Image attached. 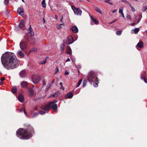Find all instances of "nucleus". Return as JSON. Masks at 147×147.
I'll return each instance as SVG.
<instances>
[{"label": "nucleus", "mask_w": 147, "mask_h": 147, "mask_svg": "<svg viewBox=\"0 0 147 147\" xmlns=\"http://www.w3.org/2000/svg\"><path fill=\"white\" fill-rule=\"evenodd\" d=\"M0 84L1 85H3V81H1L0 82Z\"/></svg>", "instance_id": "53"}, {"label": "nucleus", "mask_w": 147, "mask_h": 147, "mask_svg": "<svg viewBox=\"0 0 147 147\" xmlns=\"http://www.w3.org/2000/svg\"><path fill=\"white\" fill-rule=\"evenodd\" d=\"M64 23L63 24H60L59 25L57 26V29H59L62 26H64Z\"/></svg>", "instance_id": "38"}, {"label": "nucleus", "mask_w": 147, "mask_h": 147, "mask_svg": "<svg viewBox=\"0 0 147 147\" xmlns=\"http://www.w3.org/2000/svg\"><path fill=\"white\" fill-rule=\"evenodd\" d=\"M12 92L13 93H15L17 92L16 88L15 87H13L12 89Z\"/></svg>", "instance_id": "24"}, {"label": "nucleus", "mask_w": 147, "mask_h": 147, "mask_svg": "<svg viewBox=\"0 0 147 147\" xmlns=\"http://www.w3.org/2000/svg\"><path fill=\"white\" fill-rule=\"evenodd\" d=\"M17 11L18 13L22 17L24 16V11L23 8L22 7H18L17 9Z\"/></svg>", "instance_id": "8"}, {"label": "nucleus", "mask_w": 147, "mask_h": 147, "mask_svg": "<svg viewBox=\"0 0 147 147\" xmlns=\"http://www.w3.org/2000/svg\"><path fill=\"white\" fill-rule=\"evenodd\" d=\"M28 31V33L30 34V35L31 36H34V33L32 31V29L31 27V26H30V27L29 28Z\"/></svg>", "instance_id": "21"}, {"label": "nucleus", "mask_w": 147, "mask_h": 147, "mask_svg": "<svg viewBox=\"0 0 147 147\" xmlns=\"http://www.w3.org/2000/svg\"><path fill=\"white\" fill-rule=\"evenodd\" d=\"M42 2H45V0H43Z\"/></svg>", "instance_id": "59"}, {"label": "nucleus", "mask_w": 147, "mask_h": 147, "mask_svg": "<svg viewBox=\"0 0 147 147\" xmlns=\"http://www.w3.org/2000/svg\"><path fill=\"white\" fill-rule=\"evenodd\" d=\"M116 10H114V11H113L112 12L113 13L115 12V11H116Z\"/></svg>", "instance_id": "57"}, {"label": "nucleus", "mask_w": 147, "mask_h": 147, "mask_svg": "<svg viewBox=\"0 0 147 147\" xmlns=\"http://www.w3.org/2000/svg\"><path fill=\"white\" fill-rule=\"evenodd\" d=\"M55 19L56 20H57V19L58 17V16L57 15H55Z\"/></svg>", "instance_id": "50"}, {"label": "nucleus", "mask_w": 147, "mask_h": 147, "mask_svg": "<svg viewBox=\"0 0 147 147\" xmlns=\"http://www.w3.org/2000/svg\"><path fill=\"white\" fill-rule=\"evenodd\" d=\"M4 3L5 4H7L9 3V0H5Z\"/></svg>", "instance_id": "42"}, {"label": "nucleus", "mask_w": 147, "mask_h": 147, "mask_svg": "<svg viewBox=\"0 0 147 147\" xmlns=\"http://www.w3.org/2000/svg\"><path fill=\"white\" fill-rule=\"evenodd\" d=\"M66 53L69 54H70L71 53V50L69 46L67 47L66 50Z\"/></svg>", "instance_id": "22"}, {"label": "nucleus", "mask_w": 147, "mask_h": 147, "mask_svg": "<svg viewBox=\"0 0 147 147\" xmlns=\"http://www.w3.org/2000/svg\"><path fill=\"white\" fill-rule=\"evenodd\" d=\"M21 86L24 88H28L27 86L28 85V83L27 82L23 81L21 83Z\"/></svg>", "instance_id": "11"}, {"label": "nucleus", "mask_w": 147, "mask_h": 147, "mask_svg": "<svg viewBox=\"0 0 147 147\" xmlns=\"http://www.w3.org/2000/svg\"><path fill=\"white\" fill-rule=\"evenodd\" d=\"M22 0V1L23 2H24V0Z\"/></svg>", "instance_id": "64"}, {"label": "nucleus", "mask_w": 147, "mask_h": 147, "mask_svg": "<svg viewBox=\"0 0 147 147\" xmlns=\"http://www.w3.org/2000/svg\"><path fill=\"white\" fill-rule=\"evenodd\" d=\"M135 23H133L131 24V26H134L135 25Z\"/></svg>", "instance_id": "54"}, {"label": "nucleus", "mask_w": 147, "mask_h": 147, "mask_svg": "<svg viewBox=\"0 0 147 147\" xmlns=\"http://www.w3.org/2000/svg\"><path fill=\"white\" fill-rule=\"evenodd\" d=\"M18 55L21 58H22L24 56V53L21 50H19L18 52Z\"/></svg>", "instance_id": "17"}, {"label": "nucleus", "mask_w": 147, "mask_h": 147, "mask_svg": "<svg viewBox=\"0 0 147 147\" xmlns=\"http://www.w3.org/2000/svg\"><path fill=\"white\" fill-rule=\"evenodd\" d=\"M28 90V95L30 97H32L34 95V92L33 90L31 88L30 89L29 88H27Z\"/></svg>", "instance_id": "10"}, {"label": "nucleus", "mask_w": 147, "mask_h": 147, "mask_svg": "<svg viewBox=\"0 0 147 147\" xmlns=\"http://www.w3.org/2000/svg\"><path fill=\"white\" fill-rule=\"evenodd\" d=\"M24 114H25V115H26V112L25 111V110H24Z\"/></svg>", "instance_id": "56"}, {"label": "nucleus", "mask_w": 147, "mask_h": 147, "mask_svg": "<svg viewBox=\"0 0 147 147\" xmlns=\"http://www.w3.org/2000/svg\"><path fill=\"white\" fill-rule=\"evenodd\" d=\"M147 10V6H144L142 9V10L143 12H145Z\"/></svg>", "instance_id": "32"}, {"label": "nucleus", "mask_w": 147, "mask_h": 147, "mask_svg": "<svg viewBox=\"0 0 147 147\" xmlns=\"http://www.w3.org/2000/svg\"><path fill=\"white\" fill-rule=\"evenodd\" d=\"M77 37H76V40L77 39Z\"/></svg>", "instance_id": "63"}, {"label": "nucleus", "mask_w": 147, "mask_h": 147, "mask_svg": "<svg viewBox=\"0 0 147 147\" xmlns=\"http://www.w3.org/2000/svg\"><path fill=\"white\" fill-rule=\"evenodd\" d=\"M111 0H105V2L107 3H109L111 5H112L113 3L112 2H111Z\"/></svg>", "instance_id": "26"}, {"label": "nucleus", "mask_w": 147, "mask_h": 147, "mask_svg": "<svg viewBox=\"0 0 147 147\" xmlns=\"http://www.w3.org/2000/svg\"><path fill=\"white\" fill-rule=\"evenodd\" d=\"M91 21L94 22L95 24H98V22L96 19H94L92 16H90Z\"/></svg>", "instance_id": "23"}, {"label": "nucleus", "mask_w": 147, "mask_h": 147, "mask_svg": "<svg viewBox=\"0 0 147 147\" xmlns=\"http://www.w3.org/2000/svg\"><path fill=\"white\" fill-rule=\"evenodd\" d=\"M41 4L43 7L44 8H45L46 7V5L45 2H42Z\"/></svg>", "instance_id": "35"}, {"label": "nucleus", "mask_w": 147, "mask_h": 147, "mask_svg": "<svg viewBox=\"0 0 147 147\" xmlns=\"http://www.w3.org/2000/svg\"><path fill=\"white\" fill-rule=\"evenodd\" d=\"M33 83L34 84H38L41 80L40 76L37 75L35 76L32 78Z\"/></svg>", "instance_id": "6"}, {"label": "nucleus", "mask_w": 147, "mask_h": 147, "mask_svg": "<svg viewBox=\"0 0 147 147\" xmlns=\"http://www.w3.org/2000/svg\"><path fill=\"white\" fill-rule=\"evenodd\" d=\"M87 79L90 82H96L94 84L93 86L95 87H98V78L96 77V74L94 71H91L89 72L87 77Z\"/></svg>", "instance_id": "4"}, {"label": "nucleus", "mask_w": 147, "mask_h": 147, "mask_svg": "<svg viewBox=\"0 0 147 147\" xmlns=\"http://www.w3.org/2000/svg\"><path fill=\"white\" fill-rule=\"evenodd\" d=\"M69 74V72L67 71H66L65 72V74L66 75H68Z\"/></svg>", "instance_id": "46"}, {"label": "nucleus", "mask_w": 147, "mask_h": 147, "mask_svg": "<svg viewBox=\"0 0 147 147\" xmlns=\"http://www.w3.org/2000/svg\"><path fill=\"white\" fill-rule=\"evenodd\" d=\"M116 20H114L112 22H110V23H109V24H112V23H113L115 22L116 21Z\"/></svg>", "instance_id": "51"}, {"label": "nucleus", "mask_w": 147, "mask_h": 147, "mask_svg": "<svg viewBox=\"0 0 147 147\" xmlns=\"http://www.w3.org/2000/svg\"><path fill=\"white\" fill-rule=\"evenodd\" d=\"M122 32L120 31H117L116 32V34L117 35H120L121 34Z\"/></svg>", "instance_id": "39"}, {"label": "nucleus", "mask_w": 147, "mask_h": 147, "mask_svg": "<svg viewBox=\"0 0 147 147\" xmlns=\"http://www.w3.org/2000/svg\"><path fill=\"white\" fill-rule=\"evenodd\" d=\"M72 32L74 33H77L78 32V29L77 27L75 26H73L72 28Z\"/></svg>", "instance_id": "15"}, {"label": "nucleus", "mask_w": 147, "mask_h": 147, "mask_svg": "<svg viewBox=\"0 0 147 147\" xmlns=\"http://www.w3.org/2000/svg\"><path fill=\"white\" fill-rule=\"evenodd\" d=\"M123 1V2H125V3H127V4H128L130 6H131V4L129 3V2L127 1L126 0H122L121 1Z\"/></svg>", "instance_id": "40"}, {"label": "nucleus", "mask_w": 147, "mask_h": 147, "mask_svg": "<svg viewBox=\"0 0 147 147\" xmlns=\"http://www.w3.org/2000/svg\"><path fill=\"white\" fill-rule=\"evenodd\" d=\"M46 60H47V59H46L45 60H44L42 61H40L39 63V64L41 65L45 64L47 62Z\"/></svg>", "instance_id": "27"}, {"label": "nucleus", "mask_w": 147, "mask_h": 147, "mask_svg": "<svg viewBox=\"0 0 147 147\" xmlns=\"http://www.w3.org/2000/svg\"><path fill=\"white\" fill-rule=\"evenodd\" d=\"M53 84V83H51V84H49V86L48 87H47V88H46V90H47L51 86V85L52 84Z\"/></svg>", "instance_id": "45"}, {"label": "nucleus", "mask_w": 147, "mask_h": 147, "mask_svg": "<svg viewBox=\"0 0 147 147\" xmlns=\"http://www.w3.org/2000/svg\"><path fill=\"white\" fill-rule=\"evenodd\" d=\"M73 42V38L71 36H69L67 38V43L68 44H71Z\"/></svg>", "instance_id": "9"}, {"label": "nucleus", "mask_w": 147, "mask_h": 147, "mask_svg": "<svg viewBox=\"0 0 147 147\" xmlns=\"http://www.w3.org/2000/svg\"><path fill=\"white\" fill-rule=\"evenodd\" d=\"M141 18L140 16H136V19L135 20V22L136 23H138L141 20Z\"/></svg>", "instance_id": "19"}, {"label": "nucleus", "mask_w": 147, "mask_h": 147, "mask_svg": "<svg viewBox=\"0 0 147 147\" xmlns=\"http://www.w3.org/2000/svg\"><path fill=\"white\" fill-rule=\"evenodd\" d=\"M131 8V10L133 11H135V8L133 7L132 5H131V6H130Z\"/></svg>", "instance_id": "44"}, {"label": "nucleus", "mask_w": 147, "mask_h": 147, "mask_svg": "<svg viewBox=\"0 0 147 147\" xmlns=\"http://www.w3.org/2000/svg\"><path fill=\"white\" fill-rule=\"evenodd\" d=\"M123 8L122 7H121L119 9V12L121 14L123 13Z\"/></svg>", "instance_id": "31"}, {"label": "nucleus", "mask_w": 147, "mask_h": 147, "mask_svg": "<svg viewBox=\"0 0 147 147\" xmlns=\"http://www.w3.org/2000/svg\"><path fill=\"white\" fill-rule=\"evenodd\" d=\"M72 8L75 14L78 16H80L81 15L82 11L80 9L76 8L74 7H72Z\"/></svg>", "instance_id": "7"}, {"label": "nucleus", "mask_w": 147, "mask_h": 147, "mask_svg": "<svg viewBox=\"0 0 147 147\" xmlns=\"http://www.w3.org/2000/svg\"><path fill=\"white\" fill-rule=\"evenodd\" d=\"M37 51V49L36 48H33L30 51V52L34 51V52H36Z\"/></svg>", "instance_id": "37"}, {"label": "nucleus", "mask_w": 147, "mask_h": 147, "mask_svg": "<svg viewBox=\"0 0 147 147\" xmlns=\"http://www.w3.org/2000/svg\"><path fill=\"white\" fill-rule=\"evenodd\" d=\"M18 99L21 102H23L24 100V96L22 94H20L19 95Z\"/></svg>", "instance_id": "12"}, {"label": "nucleus", "mask_w": 147, "mask_h": 147, "mask_svg": "<svg viewBox=\"0 0 147 147\" xmlns=\"http://www.w3.org/2000/svg\"><path fill=\"white\" fill-rule=\"evenodd\" d=\"M20 76L21 78H24L26 76V73L24 70H22L20 73Z\"/></svg>", "instance_id": "13"}, {"label": "nucleus", "mask_w": 147, "mask_h": 147, "mask_svg": "<svg viewBox=\"0 0 147 147\" xmlns=\"http://www.w3.org/2000/svg\"><path fill=\"white\" fill-rule=\"evenodd\" d=\"M58 96V93H56L54 94H52L49 97H51L52 96H53L54 97H57Z\"/></svg>", "instance_id": "33"}, {"label": "nucleus", "mask_w": 147, "mask_h": 147, "mask_svg": "<svg viewBox=\"0 0 147 147\" xmlns=\"http://www.w3.org/2000/svg\"><path fill=\"white\" fill-rule=\"evenodd\" d=\"M59 69L58 66H56L55 69V74H57L59 71Z\"/></svg>", "instance_id": "36"}, {"label": "nucleus", "mask_w": 147, "mask_h": 147, "mask_svg": "<svg viewBox=\"0 0 147 147\" xmlns=\"http://www.w3.org/2000/svg\"><path fill=\"white\" fill-rule=\"evenodd\" d=\"M57 102V101L55 102L51 101L49 102L48 104L42 105L41 107V109L45 111H40L39 112V113L41 115L44 114L46 113V111L49 109L50 107L51 108L54 110H56L57 108V105L55 104V102Z\"/></svg>", "instance_id": "3"}, {"label": "nucleus", "mask_w": 147, "mask_h": 147, "mask_svg": "<svg viewBox=\"0 0 147 147\" xmlns=\"http://www.w3.org/2000/svg\"><path fill=\"white\" fill-rule=\"evenodd\" d=\"M5 78L4 77H3L1 78V81H3L4 80H5Z\"/></svg>", "instance_id": "47"}, {"label": "nucleus", "mask_w": 147, "mask_h": 147, "mask_svg": "<svg viewBox=\"0 0 147 147\" xmlns=\"http://www.w3.org/2000/svg\"><path fill=\"white\" fill-rule=\"evenodd\" d=\"M82 79H81L79 80V82H78L77 86L76 87V88L78 87L81 84V83L82 82Z\"/></svg>", "instance_id": "30"}, {"label": "nucleus", "mask_w": 147, "mask_h": 147, "mask_svg": "<svg viewBox=\"0 0 147 147\" xmlns=\"http://www.w3.org/2000/svg\"><path fill=\"white\" fill-rule=\"evenodd\" d=\"M78 93L80 91V89H78Z\"/></svg>", "instance_id": "61"}, {"label": "nucleus", "mask_w": 147, "mask_h": 147, "mask_svg": "<svg viewBox=\"0 0 147 147\" xmlns=\"http://www.w3.org/2000/svg\"><path fill=\"white\" fill-rule=\"evenodd\" d=\"M38 115V113H35L32 116V117H34Z\"/></svg>", "instance_id": "43"}, {"label": "nucleus", "mask_w": 147, "mask_h": 147, "mask_svg": "<svg viewBox=\"0 0 147 147\" xmlns=\"http://www.w3.org/2000/svg\"><path fill=\"white\" fill-rule=\"evenodd\" d=\"M63 16H62V18H61V19H60V21L61 22H63V21H62V20H63Z\"/></svg>", "instance_id": "52"}, {"label": "nucleus", "mask_w": 147, "mask_h": 147, "mask_svg": "<svg viewBox=\"0 0 147 147\" xmlns=\"http://www.w3.org/2000/svg\"><path fill=\"white\" fill-rule=\"evenodd\" d=\"M143 43L142 41H140L136 46V47H138L139 48H142L143 47Z\"/></svg>", "instance_id": "16"}, {"label": "nucleus", "mask_w": 147, "mask_h": 147, "mask_svg": "<svg viewBox=\"0 0 147 147\" xmlns=\"http://www.w3.org/2000/svg\"><path fill=\"white\" fill-rule=\"evenodd\" d=\"M59 84L61 86V87L60 88V89H62L63 90H64V88L63 86V83L62 82H61L59 83Z\"/></svg>", "instance_id": "34"}, {"label": "nucleus", "mask_w": 147, "mask_h": 147, "mask_svg": "<svg viewBox=\"0 0 147 147\" xmlns=\"http://www.w3.org/2000/svg\"><path fill=\"white\" fill-rule=\"evenodd\" d=\"M34 131L33 127L29 125L27 130L22 128L19 129L17 131L16 136L22 139H28L32 136Z\"/></svg>", "instance_id": "2"}, {"label": "nucleus", "mask_w": 147, "mask_h": 147, "mask_svg": "<svg viewBox=\"0 0 147 147\" xmlns=\"http://www.w3.org/2000/svg\"><path fill=\"white\" fill-rule=\"evenodd\" d=\"M126 18L129 19V20H131V16L130 15H128V14H127V16H126Z\"/></svg>", "instance_id": "41"}, {"label": "nucleus", "mask_w": 147, "mask_h": 147, "mask_svg": "<svg viewBox=\"0 0 147 147\" xmlns=\"http://www.w3.org/2000/svg\"><path fill=\"white\" fill-rule=\"evenodd\" d=\"M139 29L138 28H136L135 29H133L131 31V33L132 34L134 33L135 34H137L139 31Z\"/></svg>", "instance_id": "14"}, {"label": "nucleus", "mask_w": 147, "mask_h": 147, "mask_svg": "<svg viewBox=\"0 0 147 147\" xmlns=\"http://www.w3.org/2000/svg\"><path fill=\"white\" fill-rule=\"evenodd\" d=\"M141 79L142 80H143L147 84V79L145 77L142 76L141 77Z\"/></svg>", "instance_id": "29"}, {"label": "nucleus", "mask_w": 147, "mask_h": 147, "mask_svg": "<svg viewBox=\"0 0 147 147\" xmlns=\"http://www.w3.org/2000/svg\"><path fill=\"white\" fill-rule=\"evenodd\" d=\"M2 65L7 69H13L18 67L20 63L19 60L13 54L5 53L1 58Z\"/></svg>", "instance_id": "1"}, {"label": "nucleus", "mask_w": 147, "mask_h": 147, "mask_svg": "<svg viewBox=\"0 0 147 147\" xmlns=\"http://www.w3.org/2000/svg\"><path fill=\"white\" fill-rule=\"evenodd\" d=\"M42 85L43 86L46 85V83L45 81H43Z\"/></svg>", "instance_id": "48"}, {"label": "nucleus", "mask_w": 147, "mask_h": 147, "mask_svg": "<svg viewBox=\"0 0 147 147\" xmlns=\"http://www.w3.org/2000/svg\"><path fill=\"white\" fill-rule=\"evenodd\" d=\"M22 111H23V110H20V112H22Z\"/></svg>", "instance_id": "60"}, {"label": "nucleus", "mask_w": 147, "mask_h": 147, "mask_svg": "<svg viewBox=\"0 0 147 147\" xmlns=\"http://www.w3.org/2000/svg\"><path fill=\"white\" fill-rule=\"evenodd\" d=\"M70 59L69 58H68L66 61V62H67L68 61H70Z\"/></svg>", "instance_id": "49"}, {"label": "nucleus", "mask_w": 147, "mask_h": 147, "mask_svg": "<svg viewBox=\"0 0 147 147\" xmlns=\"http://www.w3.org/2000/svg\"><path fill=\"white\" fill-rule=\"evenodd\" d=\"M43 21H44V23H45V19H44V18H43Z\"/></svg>", "instance_id": "62"}, {"label": "nucleus", "mask_w": 147, "mask_h": 147, "mask_svg": "<svg viewBox=\"0 0 147 147\" xmlns=\"http://www.w3.org/2000/svg\"><path fill=\"white\" fill-rule=\"evenodd\" d=\"M121 15L123 17H124V14L123 13H121Z\"/></svg>", "instance_id": "55"}, {"label": "nucleus", "mask_w": 147, "mask_h": 147, "mask_svg": "<svg viewBox=\"0 0 147 147\" xmlns=\"http://www.w3.org/2000/svg\"><path fill=\"white\" fill-rule=\"evenodd\" d=\"M71 60L73 62H74L75 61V60L74 59H71Z\"/></svg>", "instance_id": "58"}, {"label": "nucleus", "mask_w": 147, "mask_h": 147, "mask_svg": "<svg viewBox=\"0 0 147 147\" xmlns=\"http://www.w3.org/2000/svg\"><path fill=\"white\" fill-rule=\"evenodd\" d=\"M73 95L72 93L70 92L68 93L65 96L66 98H71L73 96Z\"/></svg>", "instance_id": "20"}, {"label": "nucleus", "mask_w": 147, "mask_h": 147, "mask_svg": "<svg viewBox=\"0 0 147 147\" xmlns=\"http://www.w3.org/2000/svg\"><path fill=\"white\" fill-rule=\"evenodd\" d=\"M20 49L22 50H25L27 48V43L25 41L22 40L21 41L20 43Z\"/></svg>", "instance_id": "5"}, {"label": "nucleus", "mask_w": 147, "mask_h": 147, "mask_svg": "<svg viewBox=\"0 0 147 147\" xmlns=\"http://www.w3.org/2000/svg\"><path fill=\"white\" fill-rule=\"evenodd\" d=\"M87 83V81L86 80H84L83 82V84L82 85V87L83 88L84 87L86 86V83Z\"/></svg>", "instance_id": "28"}, {"label": "nucleus", "mask_w": 147, "mask_h": 147, "mask_svg": "<svg viewBox=\"0 0 147 147\" xmlns=\"http://www.w3.org/2000/svg\"><path fill=\"white\" fill-rule=\"evenodd\" d=\"M25 24L24 21L23 20H21L19 22V26L20 28L23 27Z\"/></svg>", "instance_id": "18"}, {"label": "nucleus", "mask_w": 147, "mask_h": 147, "mask_svg": "<svg viewBox=\"0 0 147 147\" xmlns=\"http://www.w3.org/2000/svg\"><path fill=\"white\" fill-rule=\"evenodd\" d=\"M95 10L97 12L99 13L100 14H102V12L100 10L99 8L98 7H96L95 8Z\"/></svg>", "instance_id": "25"}]
</instances>
